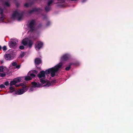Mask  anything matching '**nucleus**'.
<instances>
[{
  "instance_id": "nucleus-1",
  "label": "nucleus",
  "mask_w": 133,
  "mask_h": 133,
  "mask_svg": "<svg viewBox=\"0 0 133 133\" xmlns=\"http://www.w3.org/2000/svg\"><path fill=\"white\" fill-rule=\"evenodd\" d=\"M62 65L63 64L60 62L54 67L46 70L45 71H41L40 73L38 74L37 76L39 79H41L42 77H45V74H48L50 73L51 76L53 77L55 75V73L58 71Z\"/></svg>"
},
{
  "instance_id": "nucleus-2",
  "label": "nucleus",
  "mask_w": 133,
  "mask_h": 133,
  "mask_svg": "<svg viewBox=\"0 0 133 133\" xmlns=\"http://www.w3.org/2000/svg\"><path fill=\"white\" fill-rule=\"evenodd\" d=\"M15 53L13 51H9L4 55L5 59L7 60L13 59L15 57Z\"/></svg>"
},
{
  "instance_id": "nucleus-3",
  "label": "nucleus",
  "mask_w": 133,
  "mask_h": 133,
  "mask_svg": "<svg viewBox=\"0 0 133 133\" xmlns=\"http://www.w3.org/2000/svg\"><path fill=\"white\" fill-rule=\"evenodd\" d=\"M23 15V13L21 12L20 13L17 11H15L14 12L12 15V18L14 19L15 17H17L18 20L19 21L22 19Z\"/></svg>"
},
{
  "instance_id": "nucleus-4",
  "label": "nucleus",
  "mask_w": 133,
  "mask_h": 133,
  "mask_svg": "<svg viewBox=\"0 0 133 133\" xmlns=\"http://www.w3.org/2000/svg\"><path fill=\"white\" fill-rule=\"evenodd\" d=\"M36 23V21L35 19H32L30 21L28 25V27L30 29V31H33L34 30Z\"/></svg>"
},
{
  "instance_id": "nucleus-5",
  "label": "nucleus",
  "mask_w": 133,
  "mask_h": 133,
  "mask_svg": "<svg viewBox=\"0 0 133 133\" xmlns=\"http://www.w3.org/2000/svg\"><path fill=\"white\" fill-rule=\"evenodd\" d=\"M34 63L36 67L39 69H41L40 66H38L39 65L41 64L42 63V60L40 58H36L34 60Z\"/></svg>"
},
{
  "instance_id": "nucleus-6",
  "label": "nucleus",
  "mask_w": 133,
  "mask_h": 133,
  "mask_svg": "<svg viewBox=\"0 0 133 133\" xmlns=\"http://www.w3.org/2000/svg\"><path fill=\"white\" fill-rule=\"evenodd\" d=\"M43 43L41 41L37 42L35 45V47L36 50H39L41 48L43 45Z\"/></svg>"
},
{
  "instance_id": "nucleus-7",
  "label": "nucleus",
  "mask_w": 133,
  "mask_h": 133,
  "mask_svg": "<svg viewBox=\"0 0 133 133\" xmlns=\"http://www.w3.org/2000/svg\"><path fill=\"white\" fill-rule=\"evenodd\" d=\"M17 41L16 39L12 40L10 43L9 46L11 47L14 48L16 47L17 44Z\"/></svg>"
},
{
  "instance_id": "nucleus-8",
  "label": "nucleus",
  "mask_w": 133,
  "mask_h": 133,
  "mask_svg": "<svg viewBox=\"0 0 133 133\" xmlns=\"http://www.w3.org/2000/svg\"><path fill=\"white\" fill-rule=\"evenodd\" d=\"M69 57V55L68 54H65L63 55L61 58V62L65 61L67 60Z\"/></svg>"
},
{
  "instance_id": "nucleus-9",
  "label": "nucleus",
  "mask_w": 133,
  "mask_h": 133,
  "mask_svg": "<svg viewBox=\"0 0 133 133\" xmlns=\"http://www.w3.org/2000/svg\"><path fill=\"white\" fill-rule=\"evenodd\" d=\"M42 10V9L40 8H33L32 10L29 11H28V13L29 14H31L35 12H40Z\"/></svg>"
},
{
  "instance_id": "nucleus-10",
  "label": "nucleus",
  "mask_w": 133,
  "mask_h": 133,
  "mask_svg": "<svg viewBox=\"0 0 133 133\" xmlns=\"http://www.w3.org/2000/svg\"><path fill=\"white\" fill-rule=\"evenodd\" d=\"M31 84L32 85V87L34 88H39L40 87L41 85L40 83H38L35 82H31Z\"/></svg>"
},
{
  "instance_id": "nucleus-11",
  "label": "nucleus",
  "mask_w": 133,
  "mask_h": 133,
  "mask_svg": "<svg viewBox=\"0 0 133 133\" xmlns=\"http://www.w3.org/2000/svg\"><path fill=\"white\" fill-rule=\"evenodd\" d=\"M24 92V91L23 89H21L15 91V93L16 94L20 95L23 94Z\"/></svg>"
},
{
  "instance_id": "nucleus-12",
  "label": "nucleus",
  "mask_w": 133,
  "mask_h": 133,
  "mask_svg": "<svg viewBox=\"0 0 133 133\" xmlns=\"http://www.w3.org/2000/svg\"><path fill=\"white\" fill-rule=\"evenodd\" d=\"M33 43L32 40H29L28 41V45L29 48H31L32 45H33Z\"/></svg>"
},
{
  "instance_id": "nucleus-13",
  "label": "nucleus",
  "mask_w": 133,
  "mask_h": 133,
  "mask_svg": "<svg viewBox=\"0 0 133 133\" xmlns=\"http://www.w3.org/2000/svg\"><path fill=\"white\" fill-rule=\"evenodd\" d=\"M5 18V16L3 14L1 15V17H0V21L3 22L4 19Z\"/></svg>"
},
{
  "instance_id": "nucleus-14",
  "label": "nucleus",
  "mask_w": 133,
  "mask_h": 133,
  "mask_svg": "<svg viewBox=\"0 0 133 133\" xmlns=\"http://www.w3.org/2000/svg\"><path fill=\"white\" fill-rule=\"evenodd\" d=\"M28 75L30 77L32 78L34 77L35 76V75L33 73H31V72H29L28 73Z\"/></svg>"
},
{
  "instance_id": "nucleus-15",
  "label": "nucleus",
  "mask_w": 133,
  "mask_h": 133,
  "mask_svg": "<svg viewBox=\"0 0 133 133\" xmlns=\"http://www.w3.org/2000/svg\"><path fill=\"white\" fill-rule=\"evenodd\" d=\"M22 43L24 46H26L28 44V41L25 39H23L22 41Z\"/></svg>"
},
{
  "instance_id": "nucleus-16",
  "label": "nucleus",
  "mask_w": 133,
  "mask_h": 133,
  "mask_svg": "<svg viewBox=\"0 0 133 133\" xmlns=\"http://www.w3.org/2000/svg\"><path fill=\"white\" fill-rule=\"evenodd\" d=\"M50 6L47 5L45 7V9L46 12H48L50 11Z\"/></svg>"
},
{
  "instance_id": "nucleus-17",
  "label": "nucleus",
  "mask_w": 133,
  "mask_h": 133,
  "mask_svg": "<svg viewBox=\"0 0 133 133\" xmlns=\"http://www.w3.org/2000/svg\"><path fill=\"white\" fill-rule=\"evenodd\" d=\"M15 81L16 82V83L17 82H20L21 80V78L20 77H17L14 79Z\"/></svg>"
},
{
  "instance_id": "nucleus-18",
  "label": "nucleus",
  "mask_w": 133,
  "mask_h": 133,
  "mask_svg": "<svg viewBox=\"0 0 133 133\" xmlns=\"http://www.w3.org/2000/svg\"><path fill=\"white\" fill-rule=\"evenodd\" d=\"M32 79V78L30 77L28 75L25 77L24 79L26 81H29L31 80Z\"/></svg>"
},
{
  "instance_id": "nucleus-19",
  "label": "nucleus",
  "mask_w": 133,
  "mask_h": 133,
  "mask_svg": "<svg viewBox=\"0 0 133 133\" xmlns=\"http://www.w3.org/2000/svg\"><path fill=\"white\" fill-rule=\"evenodd\" d=\"M29 88V87L26 85L24 86V87L22 88V89H23L24 92L26 91Z\"/></svg>"
},
{
  "instance_id": "nucleus-20",
  "label": "nucleus",
  "mask_w": 133,
  "mask_h": 133,
  "mask_svg": "<svg viewBox=\"0 0 133 133\" xmlns=\"http://www.w3.org/2000/svg\"><path fill=\"white\" fill-rule=\"evenodd\" d=\"M16 83V82L14 79L12 81L10 82V85L11 86H12L13 85H15Z\"/></svg>"
},
{
  "instance_id": "nucleus-21",
  "label": "nucleus",
  "mask_w": 133,
  "mask_h": 133,
  "mask_svg": "<svg viewBox=\"0 0 133 133\" xmlns=\"http://www.w3.org/2000/svg\"><path fill=\"white\" fill-rule=\"evenodd\" d=\"M53 0H50L48 2L47 5L50 6V5L53 2Z\"/></svg>"
},
{
  "instance_id": "nucleus-22",
  "label": "nucleus",
  "mask_w": 133,
  "mask_h": 133,
  "mask_svg": "<svg viewBox=\"0 0 133 133\" xmlns=\"http://www.w3.org/2000/svg\"><path fill=\"white\" fill-rule=\"evenodd\" d=\"M9 89L10 90V92L11 93L15 91L14 88L13 87L11 86L9 87Z\"/></svg>"
},
{
  "instance_id": "nucleus-23",
  "label": "nucleus",
  "mask_w": 133,
  "mask_h": 133,
  "mask_svg": "<svg viewBox=\"0 0 133 133\" xmlns=\"http://www.w3.org/2000/svg\"><path fill=\"white\" fill-rule=\"evenodd\" d=\"M40 82L42 84H44L46 83V81L42 78L40 79Z\"/></svg>"
},
{
  "instance_id": "nucleus-24",
  "label": "nucleus",
  "mask_w": 133,
  "mask_h": 133,
  "mask_svg": "<svg viewBox=\"0 0 133 133\" xmlns=\"http://www.w3.org/2000/svg\"><path fill=\"white\" fill-rule=\"evenodd\" d=\"M25 85L23 83H21L19 85H16V86L17 87H19V86H21L23 88V87H24V86H25Z\"/></svg>"
},
{
  "instance_id": "nucleus-25",
  "label": "nucleus",
  "mask_w": 133,
  "mask_h": 133,
  "mask_svg": "<svg viewBox=\"0 0 133 133\" xmlns=\"http://www.w3.org/2000/svg\"><path fill=\"white\" fill-rule=\"evenodd\" d=\"M4 68L3 66H0V72H3L4 71Z\"/></svg>"
},
{
  "instance_id": "nucleus-26",
  "label": "nucleus",
  "mask_w": 133,
  "mask_h": 133,
  "mask_svg": "<svg viewBox=\"0 0 133 133\" xmlns=\"http://www.w3.org/2000/svg\"><path fill=\"white\" fill-rule=\"evenodd\" d=\"M51 85V84L50 83V82H48L46 83L45 85H44V86L49 87Z\"/></svg>"
},
{
  "instance_id": "nucleus-27",
  "label": "nucleus",
  "mask_w": 133,
  "mask_h": 133,
  "mask_svg": "<svg viewBox=\"0 0 133 133\" xmlns=\"http://www.w3.org/2000/svg\"><path fill=\"white\" fill-rule=\"evenodd\" d=\"M25 55V54L24 52H22L20 55V57L21 58H22Z\"/></svg>"
},
{
  "instance_id": "nucleus-28",
  "label": "nucleus",
  "mask_w": 133,
  "mask_h": 133,
  "mask_svg": "<svg viewBox=\"0 0 133 133\" xmlns=\"http://www.w3.org/2000/svg\"><path fill=\"white\" fill-rule=\"evenodd\" d=\"M71 68V66L69 65L68 67H66L65 68V70L66 71H68Z\"/></svg>"
},
{
  "instance_id": "nucleus-29",
  "label": "nucleus",
  "mask_w": 133,
  "mask_h": 133,
  "mask_svg": "<svg viewBox=\"0 0 133 133\" xmlns=\"http://www.w3.org/2000/svg\"><path fill=\"white\" fill-rule=\"evenodd\" d=\"M2 49L4 51H5L7 50V48L6 46H4L3 47Z\"/></svg>"
},
{
  "instance_id": "nucleus-30",
  "label": "nucleus",
  "mask_w": 133,
  "mask_h": 133,
  "mask_svg": "<svg viewBox=\"0 0 133 133\" xmlns=\"http://www.w3.org/2000/svg\"><path fill=\"white\" fill-rule=\"evenodd\" d=\"M1 75L0 76L2 77H3L6 76V74L5 73H0Z\"/></svg>"
},
{
  "instance_id": "nucleus-31",
  "label": "nucleus",
  "mask_w": 133,
  "mask_h": 133,
  "mask_svg": "<svg viewBox=\"0 0 133 133\" xmlns=\"http://www.w3.org/2000/svg\"><path fill=\"white\" fill-rule=\"evenodd\" d=\"M17 65V63L16 62H13L12 63V65L13 66H15Z\"/></svg>"
},
{
  "instance_id": "nucleus-32",
  "label": "nucleus",
  "mask_w": 133,
  "mask_h": 133,
  "mask_svg": "<svg viewBox=\"0 0 133 133\" xmlns=\"http://www.w3.org/2000/svg\"><path fill=\"white\" fill-rule=\"evenodd\" d=\"M5 5L7 6H10V4L8 2H5Z\"/></svg>"
},
{
  "instance_id": "nucleus-33",
  "label": "nucleus",
  "mask_w": 133,
  "mask_h": 133,
  "mask_svg": "<svg viewBox=\"0 0 133 133\" xmlns=\"http://www.w3.org/2000/svg\"><path fill=\"white\" fill-rule=\"evenodd\" d=\"M3 10L1 8H0V14H3Z\"/></svg>"
},
{
  "instance_id": "nucleus-34",
  "label": "nucleus",
  "mask_w": 133,
  "mask_h": 133,
  "mask_svg": "<svg viewBox=\"0 0 133 133\" xmlns=\"http://www.w3.org/2000/svg\"><path fill=\"white\" fill-rule=\"evenodd\" d=\"M4 85H5L6 86H8L9 85V83L8 81H6L4 83Z\"/></svg>"
},
{
  "instance_id": "nucleus-35",
  "label": "nucleus",
  "mask_w": 133,
  "mask_h": 133,
  "mask_svg": "<svg viewBox=\"0 0 133 133\" xmlns=\"http://www.w3.org/2000/svg\"><path fill=\"white\" fill-rule=\"evenodd\" d=\"M21 65L20 64L18 65H16V68L17 69H19L20 68Z\"/></svg>"
},
{
  "instance_id": "nucleus-36",
  "label": "nucleus",
  "mask_w": 133,
  "mask_h": 133,
  "mask_svg": "<svg viewBox=\"0 0 133 133\" xmlns=\"http://www.w3.org/2000/svg\"><path fill=\"white\" fill-rule=\"evenodd\" d=\"M5 88V87L4 85L2 84L0 85V88Z\"/></svg>"
},
{
  "instance_id": "nucleus-37",
  "label": "nucleus",
  "mask_w": 133,
  "mask_h": 133,
  "mask_svg": "<svg viewBox=\"0 0 133 133\" xmlns=\"http://www.w3.org/2000/svg\"><path fill=\"white\" fill-rule=\"evenodd\" d=\"M24 47L23 45L20 46L19 47V48L21 50H22L24 49Z\"/></svg>"
},
{
  "instance_id": "nucleus-38",
  "label": "nucleus",
  "mask_w": 133,
  "mask_h": 133,
  "mask_svg": "<svg viewBox=\"0 0 133 133\" xmlns=\"http://www.w3.org/2000/svg\"><path fill=\"white\" fill-rule=\"evenodd\" d=\"M50 22L49 21H48L46 25V26H49L50 25Z\"/></svg>"
},
{
  "instance_id": "nucleus-39",
  "label": "nucleus",
  "mask_w": 133,
  "mask_h": 133,
  "mask_svg": "<svg viewBox=\"0 0 133 133\" xmlns=\"http://www.w3.org/2000/svg\"><path fill=\"white\" fill-rule=\"evenodd\" d=\"M24 6L26 7H28L29 6V4L28 3H25L24 4Z\"/></svg>"
},
{
  "instance_id": "nucleus-40",
  "label": "nucleus",
  "mask_w": 133,
  "mask_h": 133,
  "mask_svg": "<svg viewBox=\"0 0 133 133\" xmlns=\"http://www.w3.org/2000/svg\"><path fill=\"white\" fill-rule=\"evenodd\" d=\"M75 64L74 63H70L69 64V65L71 66L72 65H74Z\"/></svg>"
},
{
  "instance_id": "nucleus-41",
  "label": "nucleus",
  "mask_w": 133,
  "mask_h": 133,
  "mask_svg": "<svg viewBox=\"0 0 133 133\" xmlns=\"http://www.w3.org/2000/svg\"><path fill=\"white\" fill-rule=\"evenodd\" d=\"M58 1H61V3H63L64 2L65 0H58Z\"/></svg>"
},
{
  "instance_id": "nucleus-42",
  "label": "nucleus",
  "mask_w": 133,
  "mask_h": 133,
  "mask_svg": "<svg viewBox=\"0 0 133 133\" xmlns=\"http://www.w3.org/2000/svg\"><path fill=\"white\" fill-rule=\"evenodd\" d=\"M42 26V24H39L38 25V27H41V26Z\"/></svg>"
},
{
  "instance_id": "nucleus-43",
  "label": "nucleus",
  "mask_w": 133,
  "mask_h": 133,
  "mask_svg": "<svg viewBox=\"0 0 133 133\" xmlns=\"http://www.w3.org/2000/svg\"><path fill=\"white\" fill-rule=\"evenodd\" d=\"M34 73H35L36 74H37V73H38V71L36 70H34Z\"/></svg>"
},
{
  "instance_id": "nucleus-44",
  "label": "nucleus",
  "mask_w": 133,
  "mask_h": 133,
  "mask_svg": "<svg viewBox=\"0 0 133 133\" xmlns=\"http://www.w3.org/2000/svg\"><path fill=\"white\" fill-rule=\"evenodd\" d=\"M32 39L34 40H36V38H35V37H33Z\"/></svg>"
},
{
  "instance_id": "nucleus-45",
  "label": "nucleus",
  "mask_w": 133,
  "mask_h": 133,
  "mask_svg": "<svg viewBox=\"0 0 133 133\" xmlns=\"http://www.w3.org/2000/svg\"><path fill=\"white\" fill-rule=\"evenodd\" d=\"M70 0L71 1H77V0Z\"/></svg>"
},
{
  "instance_id": "nucleus-46",
  "label": "nucleus",
  "mask_w": 133,
  "mask_h": 133,
  "mask_svg": "<svg viewBox=\"0 0 133 133\" xmlns=\"http://www.w3.org/2000/svg\"><path fill=\"white\" fill-rule=\"evenodd\" d=\"M3 62V61H1V64H2Z\"/></svg>"
},
{
  "instance_id": "nucleus-47",
  "label": "nucleus",
  "mask_w": 133,
  "mask_h": 133,
  "mask_svg": "<svg viewBox=\"0 0 133 133\" xmlns=\"http://www.w3.org/2000/svg\"><path fill=\"white\" fill-rule=\"evenodd\" d=\"M2 49V47H1V46L0 45V50H1Z\"/></svg>"
}]
</instances>
